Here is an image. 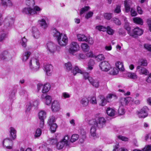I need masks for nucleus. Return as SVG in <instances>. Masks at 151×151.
Here are the masks:
<instances>
[{"label": "nucleus", "instance_id": "nucleus-1", "mask_svg": "<svg viewBox=\"0 0 151 151\" xmlns=\"http://www.w3.org/2000/svg\"><path fill=\"white\" fill-rule=\"evenodd\" d=\"M53 36L57 40L58 44L61 46L66 45L68 42V39L65 34L60 33L56 29L53 30Z\"/></svg>", "mask_w": 151, "mask_h": 151}, {"label": "nucleus", "instance_id": "nucleus-2", "mask_svg": "<svg viewBox=\"0 0 151 151\" xmlns=\"http://www.w3.org/2000/svg\"><path fill=\"white\" fill-rule=\"evenodd\" d=\"M106 120L103 117H100L97 120L93 119L89 120L88 123L91 126H96L99 129L103 128L105 126Z\"/></svg>", "mask_w": 151, "mask_h": 151}, {"label": "nucleus", "instance_id": "nucleus-3", "mask_svg": "<svg viewBox=\"0 0 151 151\" xmlns=\"http://www.w3.org/2000/svg\"><path fill=\"white\" fill-rule=\"evenodd\" d=\"M42 10L41 8L38 6H35L32 8L28 7H25L22 9V12L23 14L33 15L39 14Z\"/></svg>", "mask_w": 151, "mask_h": 151}, {"label": "nucleus", "instance_id": "nucleus-4", "mask_svg": "<svg viewBox=\"0 0 151 151\" xmlns=\"http://www.w3.org/2000/svg\"><path fill=\"white\" fill-rule=\"evenodd\" d=\"M29 68L33 72H35L38 71L40 68V63L39 60L34 58L30 60L29 63Z\"/></svg>", "mask_w": 151, "mask_h": 151}, {"label": "nucleus", "instance_id": "nucleus-5", "mask_svg": "<svg viewBox=\"0 0 151 151\" xmlns=\"http://www.w3.org/2000/svg\"><path fill=\"white\" fill-rule=\"evenodd\" d=\"M80 47L78 44L76 42H72L69 45L68 51L69 53L72 55L79 51Z\"/></svg>", "mask_w": 151, "mask_h": 151}, {"label": "nucleus", "instance_id": "nucleus-6", "mask_svg": "<svg viewBox=\"0 0 151 151\" xmlns=\"http://www.w3.org/2000/svg\"><path fill=\"white\" fill-rule=\"evenodd\" d=\"M69 139V137L68 135L65 136L61 141L58 143L57 145V149L60 150L65 146H68Z\"/></svg>", "mask_w": 151, "mask_h": 151}, {"label": "nucleus", "instance_id": "nucleus-7", "mask_svg": "<svg viewBox=\"0 0 151 151\" xmlns=\"http://www.w3.org/2000/svg\"><path fill=\"white\" fill-rule=\"evenodd\" d=\"M12 55L9 51H4L0 55V59L4 61H9L12 59Z\"/></svg>", "mask_w": 151, "mask_h": 151}, {"label": "nucleus", "instance_id": "nucleus-8", "mask_svg": "<svg viewBox=\"0 0 151 151\" xmlns=\"http://www.w3.org/2000/svg\"><path fill=\"white\" fill-rule=\"evenodd\" d=\"M73 73V75L75 76L77 73H79L81 74H83V76L84 78L86 79H88L89 81V78H91L89 77V75L88 73H83V71L81 69H80L77 66H75L73 69L71 71Z\"/></svg>", "mask_w": 151, "mask_h": 151}, {"label": "nucleus", "instance_id": "nucleus-9", "mask_svg": "<svg viewBox=\"0 0 151 151\" xmlns=\"http://www.w3.org/2000/svg\"><path fill=\"white\" fill-rule=\"evenodd\" d=\"M100 69L104 71L107 72L111 68L109 62L106 61H104L101 62L99 64Z\"/></svg>", "mask_w": 151, "mask_h": 151}, {"label": "nucleus", "instance_id": "nucleus-10", "mask_svg": "<svg viewBox=\"0 0 151 151\" xmlns=\"http://www.w3.org/2000/svg\"><path fill=\"white\" fill-rule=\"evenodd\" d=\"M149 109L146 106H144L137 112V114L140 118H145L148 116Z\"/></svg>", "mask_w": 151, "mask_h": 151}, {"label": "nucleus", "instance_id": "nucleus-11", "mask_svg": "<svg viewBox=\"0 0 151 151\" xmlns=\"http://www.w3.org/2000/svg\"><path fill=\"white\" fill-rule=\"evenodd\" d=\"M133 99L131 97H127L126 98H122L120 100V103L121 106H124L131 104L133 101Z\"/></svg>", "mask_w": 151, "mask_h": 151}, {"label": "nucleus", "instance_id": "nucleus-12", "mask_svg": "<svg viewBox=\"0 0 151 151\" xmlns=\"http://www.w3.org/2000/svg\"><path fill=\"white\" fill-rule=\"evenodd\" d=\"M51 109L53 112L59 111L61 109L60 102L58 100H54L52 103Z\"/></svg>", "mask_w": 151, "mask_h": 151}, {"label": "nucleus", "instance_id": "nucleus-13", "mask_svg": "<svg viewBox=\"0 0 151 151\" xmlns=\"http://www.w3.org/2000/svg\"><path fill=\"white\" fill-rule=\"evenodd\" d=\"M14 22L13 18L10 16L6 17L3 22L4 25L6 28L11 27Z\"/></svg>", "mask_w": 151, "mask_h": 151}, {"label": "nucleus", "instance_id": "nucleus-14", "mask_svg": "<svg viewBox=\"0 0 151 151\" xmlns=\"http://www.w3.org/2000/svg\"><path fill=\"white\" fill-rule=\"evenodd\" d=\"M46 48L50 53L53 54L56 50V46L53 42H48L47 44Z\"/></svg>", "mask_w": 151, "mask_h": 151}, {"label": "nucleus", "instance_id": "nucleus-15", "mask_svg": "<svg viewBox=\"0 0 151 151\" xmlns=\"http://www.w3.org/2000/svg\"><path fill=\"white\" fill-rule=\"evenodd\" d=\"M143 33V31L139 27H136L133 29L132 32H129V35L134 37H136L137 36L141 35Z\"/></svg>", "mask_w": 151, "mask_h": 151}, {"label": "nucleus", "instance_id": "nucleus-16", "mask_svg": "<svg viewBox=\"0 0 151 151\" xmlns=\"http://www.w3.org/2000/svg\"><path fill=\"white\" fill-rule=\"evenodd\" d=\"M48 18L46 17H44L43 18L39 19L38 22L40 26L43 29H46L47 28L48 25L47 22Z\"/></svg>", "mask_w": 151, "mask_h": 151}, {"label": "nucleus", "instance_id": "nucleus-17", "mask_svg": "<svg viewBox=\"0 0 151 151\" xmlns=\"http://www.w3.org/2000/svg\"><path fill=\"white\" fill-rule=\"evenodd\" d=\"M44 68L46 74L48 76H50L52 73L53 70L52 66L49 64H46L44 65Z\"/></svg>", "mask_w": 151, "mask_h": 151}, {"label": "nucleus", "instance_id": "nucleus-18", "mask_svg": "<svg viewBox=\"0 0 151 151\" xmlns=\"http://www.w3.org/2000/svg\"><path fill=\"white\" fill-rule=\"evenodd\" d=\"M1 5L5 8L13 6V3L11 0H1Z\"/></svg>", "mask_w": 151, "mask_h": 151}, {"label": "nucleus", "instance_id": "nucleus-19", "mask_svg": "<svg viewBox=\"0 0 151 151\" xmlns=\"http://www.w3.org/2000/svg\"><path fill=\"white\" fill-rule=\"evenodd\" d=\"M136 69L140 75H146L149 73L148 70L145 68L138 66L137 67Z\"/></svg>", "mask_w": 151, "mask_h": 151}, {"label": "nucleus", "instance_id": "nucleus-20", "mask_svg": "<svg viewBox=\"0 0 151 151\" xmlns=\"http://www.w3.org/2000/svg\"><path fill=\"white\" fill-rule=\"evenodd\" d=\"M32 32V35L34 38L38 39L40 37V33L37 28L35 27H33Z\"/></svg>", "mask_w": 151, "mask_h": 151}, {"label": "nucleus", "instance_id": "nucleus-21", "mask_svg": "<svg viewBox=\"0 0 151 151\" xmlns=\"http://www.w3.org/2000/svg\"><path fill=\"white\" fill-rule=\"evenodd\" d=\"M89 81L93 87L96 88H98L99 87V82L98 80H94L92 78H89Z\"/></svg>", "mask_w": 151, "mask_h": 151}, {"label": "nucleus", "instance_id": "nucleus-22", "mask_svg": "<svg viewBox=\"0 0 151 151\" xmlns=\"http://www.w3.org/2000/svg\"><path fill=\"white\" fill-rule=\"evenodd\" d=\"M12 140L8 139H5L3 141V145L9 149L11 148L10 145H12Z\"/></svg>", "mask_w": 151, "mask_h": 151}, {"label": "nucleus", "instance_id": "nucleus-23", "mask_svg": "<svg viewBox=\"0 0 151 151\" xmlns=\"http://www.w3.org/2000/svg\"><path fill=\"white\" fill-rule=\"evenodd\" d=\"M51 86L49 83H47L44 85H43L42 92L43 93H46L48 92L50 89Z\"/></svg>", "mask_w": 151, "mask_h": 151}, {"label": "nucleus", "instance_id": "nucleus-24", "mask_svg": "<svg viewBox=\"0 0 151 151\" xmlns=\"http://www.w3.org/2000/svg\"><path fill=\"white\" fill-rule=\"evenodd\" d=\"M31 52L29 51H25L24 52L22 55V59L23 62L26 61L29 58L31 55Z\"/></svg>", "mask_w": 151, "mask_h": 151}, {"label": "nucleus", "instance_id": "nucleus-25", "mask_svg": "<svg viewBox=\"0 0 151 151\" xmlns=\"http://www.w3.org/2000/svg\"><path fill=\"white\" fill-rule=\"evenodd\" d=\"M38 116L40 120H44L46 117V113L45 111L41 110L39 112Z\"/></svg>", "mask_w": 151, "mask_h": 151}, {"label": "nucleus", "instance_id": "nucleus-26", "mask_svg": "<svg viewBox=\"0 0 151 151\" xmlns=\"http://www.w3.org/2000/svg\"><path fill=\"white\" fill-rule=\"evenodd\" d=\"M107 114L109 116H114L115 113V110L113 109L108 107L106 110Z\"/></svg>", "mask_w": 151, "mask_h": 151}, {"label": "nucleus", "instance_id": "nucleus-27", "mask_svg": "<svg viewBox=\"0 0 151 151\" xmlns=\"http://www.w3.org/2000/svg\"><path fill=\"white\" fill-rule=\"evenodd\" d=\"M116 68L119 70L124 71V70L123 64L122 62L118 61L115 63Z\"/></svg>", "mask_w": 151, "mask_h": 151}, {"label": "nucleus", "instance_id": "nucleus-28", "mask_svg": "<svg viewBox=\"0 0 151 151\" xmlns=\"http://www.w3.org/2000/svg\"><path fill=\"white\" fill-rule=\"evenodd\" d=\"M88 98H87L86 97L82 98L80 101L81 104L84 107L87 106L88 105Z\"/></svg>", "mask_w": 151, "mask_h": 151}, {"label": "nucleus", "instance_id": "nucleus-29", "mask_svg": "<svg viewBox=\"0 0 151 151\" xmlns=\"http://www.w3.org/2000/svg\"><path fill=\"white\" fill-rule=\"evenodd\" d=\"M10 136L13 139H15L16 137V131L14 128L11 127L10 128Z\"/></svg>", "mask_w": 151, "mask_h": 151}, {"label": "nucleus", "instance_id": "nucleus-30", "mask_svg": "<svg viewBox=\"0 0 151 151\" xmlns=\"http://www.w3.org/2000/svg\"><path fill=\"white\" fill-rule=\"evenodd\" d=\"M80 137L81 139H80L79 141L81 143H82L83 142L86 138V132L83 130L81 131Z\"/></svg>", "mask_w": 151, "mask_h": 151}, {"label": "nucleus", "instance_id": "nucleus-31", "mask_svg": "<svg viewBox=\"0 0 151 151\" xmlns=\"http://www.w3.org/2000/svg\"><path fill=\"white\" fill-rule=\"evenodd\" d=\"M77 39L79 41H86L87 39L86 37L83 34H79L77 35Z\"/></svg>", "mask_w": 151, "mask_h": 151}, {"label": "nucleus", "instance_id": "nucleus-32", "mask_svg": "<svg viewBox=\"0 0 151 151\" xmlns=\"http://www.w3.org/2000/svg\"><path fill=\"white\" fill-rule=\"evenodd\" d=\"M96 126H92L90 129V134L94 138L96 137Z\"/></svg>", "mask_w": 151, "mask_h": 151}, {"label": "nucleus", "instance_id": "nucleus-33", "mask_svg": "<svg viewBox=\"0 0 151 151\" xmlns=\"http://www.w3.org/2000/svg\"><path fill=\"white\" fill-rule=\"evenodd\" d=\"M88 101L90 103L93 104H97V101L96 97L95 96H91L88 97Z\"/></svg>", "mask_w": 151, "mask_h": 151}, {"label": "nucleus", "instance_id": "nucleus-34", "mask_svg": "<svg viewBox=\"0 0 151 151\" xmlns=\"http://www.w3.org/2000/svg\"><path fill=\"white\" fill-rule=\"evenodd\" d=\"M123 19L125 22L124 28L128 31L129 34V32H130V27L129 26V23L127 22V19L125 17H123Z\"/></svg>", "mask_w": 151, "mask_h": 151}, {"label": "nucleus", "instance_id": "nucleus-35", "mask_svg": "<svg viewBox=\"0 0 151 151\" xmlns=\"http://www.w3.org/2000/svg\"><path fill=\"white\" fill-rule=\"evenodd\" d=\"M119 147V145L118 143L114 147V149L113 151H128L127 149L124 147H122L118 149Z\"/></svg>", "mask_w": 151, "mask_h": 151}, {"label": "nucleus", "instance_id": "nucleus-36", "mask_svg": "<svg viewBox=\"0 0 151 151\" xmlns=\"http://www.w3.org/2000/svg\"><path fill=\"white\" fill-rule=\"evenodd\" d=\"M90 9V7L88 6H86L82 8L80 10V13L81 15Z\"/></svg>", "mask_w": 151, "mask_h": 151}, {"label": "nucleus", "instance_id": "nucleus-37", "mask_svg": "<svg viewBox=\"0 0 151 151\" xmlns=\"http://www.w3.org/2000/svg\"><path fill=\"white\" fill-rule=\"evenodd\" d=\"M93 14V12L90 11L87 12L84 15V17L85 19L87 20L91 18Z\"/></svg>", "mask_w": 151, "mask_h": 151}, {"label": "nucleus", "instance_id": "nucleus-38", "mask_svg": "<svg viewBox=\"0 0 151 151\" xmlns=\"http://www.w3.org/2000/svg\"><path fill=\"white\" fill-rule=\"evenodd\" d=\"M133 20L134 23L140 25H142L143 24V21L140 18L136 17L133 18Z\"/></svg>", "mask_w": 151, "mask_h": 151}, {"label": "nucleus", "instance_id": "nucleus-39", "mask_svg": "<svg viewBox=\"0 0 151 151\" xmlns=\"http://www.w3.org/2000/svg\"><path fill=\"white\" fill-rule=\"evenodd\" d=\"M81 47L84 51L87 52L89 50V47L86 43H82L81 45Z\"/></svg>", "mask_w": 151, "mask_h": 151}, {"label": "nucleus", "instance_id": "nucleus-40", "mask_svg": "<svg viewBox=\"0 0 151 151\" xmlns=\"http://www.w3.org/2000/svg\"><path fill=\"white\" fill-rule=\"evenodd\" d=\"M127 76L130 78L135 79L137 78V76L135 73L129 72L127 74Z\"/></svg>", "mask_w": 151, "mask_h": 151}, {"label": "nucleus", "instance_id": "nucleus-41", "mask_svg": "<svg viewBox=\"0 0 151 151\" xmlns=\"http://www.w3.org/2000/svg\"><path fill=\"white\" fill-rule=\"evenodd\" d=\"M32 106H33L32 105V103L31 101L27 102L26 106V112H29L31 109Z\"/></svg>", "mask_w": 151, "mask_h": 151}, {"label": "nucleus", "instance_id": "nucleus-42", "mask_svg": "<svg viewBox=\"0 0 151 151\" xmlns=\"http://www.w3.org/2000/svg\"><path fill=\"white\" fill-rule=\"evenodd\" d=\"M79 135L76 134H73L71 137L70 141L71 142H73L77 140L79 138Z\"/></svg>", "mask_w": 151, "mask_h": 151}, {"label": "nucleus", "instance_id": "nucleus-43", "mask_svg": "<svg viewBox=\"0 0 151 151\" xmlns=\"http://www.w3.org/2000/svg\"><path fill=\"white\" fill-rule=\"evenodd\" d=\"M65 68L66 69L67 71L70 70L72 68V65L71 63L70 62L65 63Z\"/></svg>", "mask_w": 151, "mask_h": 151}, {"label": "nucleus", "instance_id": "nucleus-44", "mask_svg": "<svg viewBox=\"0 0 151 151\" xmlns=\"http://www.w3.org/2000/svg\"><path fill=\"white\" fill-rule=\"evenodd\" d=\"M114 98V99H116L117 98L116 95L114 94H108L106 97V99L108 102H109L111 99L112 98Z\"/></svg>", "mask_w": 151, "mask_h": 151}, {"label": "nucleus", "instance_id": "nucleus-45", "mask_svg": "<svg viewBox=\"0 0 151 151\" xmlns=\"http://www.w3.org/2000/svg\"><path fill=\"white\" fill-rule=\"evenodd\" d=\"M26 4L28 6H33L35 5V0H26Z\"/></svg>", "mask_w": 151, "mask_h": 151}, {"label": "nucleus", "instance_id": "nucleus-46", "mask_svg": "<svg viewBox=\"0 0 151 151\" xmlns=\"http://www.w3.org/2000/svg\"><path fill=\"white\" fill-rule=\"evenodd\" d=\"M50 130L51 132H55L56 131V129L57 128V124L56 123L54 124L50 125Z\"/></svg>", "mask_w": 151, "mask_h": 151}, {"label": "nucleus", "instance_id": "nucleus-47", "mask_svg": "<svg viewBox=\"0 0 151 151\" xmlns=\"http://www.w3.org/2000/svg\"><path fill=\"white\" fill-rule=\"evenodd\" d=\"M7 34L4 32H0V41L4 40L6 37Z\"/></svg>", "mask_w": 151, "mask_h": 151}, {"label": "nucleus", "instance_id": "nucleus-48", "mask_svg": "<svg viewBox=\"0 0 151 151\" xmlns=\"http://www.w3.org/2000/svg\"><path fill=\"white\" fill-rule=\"evenodd\" d=\"M55 117L54 116H52L50 117L48 120L47 122L49 125H50L54 124H55L54 123L55 122Z\"/></svg>", "mask_w": 151, "mask_h": 151}, {"label": "nucleus", "instance_id": "nucleus-49", "mask_svg": "<svg viewBox=\"0 0 151 151\" xmlns=\"http://www.w3.org/2000/svg\"><path fill=\"white\" fill-rule=\"evenodd\" d=\"M139 64L141 65L146 66L147 65V60L145 59H141L139 61Z\"/></svg>", "mask_w": 151, "mask_h": 151}, {"label": "nucleus", "instance_id": "nucleus-50", "mask_svg": "<svg viewBox=\"0 0 151 151\" xmlns=\"http://www.w3.org/2000/svg\"><path fill=\"white\" fill-rule=\"evenodd\" d=\"M95 58L98 61H100L104 60L105 57L102 54H99L97 56H95Z\"/></svg>", "mask_w": 151, "mask_h": 151}, {"label": "nucleus", "instance_id": "nucleus-51", "mask_svg": "<svg viewBox=\"0 0 151 151\" xmlns=\"http://www.w3.org/2000/svg\"><path fill=\"white\" fill-rule=\"evenodd\" d=\"M101 101L99 104V105L100 106H104L106 104L107 102H108L107 101L106 98L105 99L104 98L101 97Z\"/></svg>", "mask_w": 151, "mask_h": 151}, {"label": "nucleus", "instance_id": "nucleus-52", "mask_svg": "<svg viewBox=\"0 0 151 151\" xmlns=\"http://www.w3.org/2000/svg\"><path fill=\"white\" fill-rule=\"evenodd\" d=\"M96 29L99 30V31H102L103 32H105L106 31L107 29V27H106L102 26H96Z\"/></svg>", "mask_w": 151, "mask_h": 151}, {"label": "nucleus", "instance_id": "nucleus-53", "mask_svg": "<svg viewBox=\"0 0 151 151\" xmlns=\"http://www.w3.org/2000/svg\"><path fill=\"white\" fill-rule=\"evenodd\" d=\"M45 104L47 105H49L51 102V98L49 96H47L45 97Z\"/></svg>", "mask_w": 151, "mask_h": 151}, {"label": "nucleus", "instance_id": "nucleus-54", "mask_svg": "<svg viewBox=\"0 0 151 151\" xmlns=\"http://www.w3.org/2000/svg\"><path fill=\"white\" fill-rule=\"evenodd\" d=\"M124 6L126 12H129L130 9V7L128 2L127 1H124Z\"/></svg>", "mask_w": 151, "mask_h": 151}, {"label": "nucleus", "instance_id": "nucleus-55", "mask_svg": "<svg viewBox=\"0 0 151 151\" xmlns=\"http://www.w3.org/2000/svg\"><path fill=\"white\" fill-rule=\"evenodd\" d=\"M27 40L24 37L22 38L20 43L23 47H25L27 46Z\"/></svg>", "mask_w": 151, "mask_h": 151}, {"label": "nucleus", "instance_id": "nucleus-56", "mask_svg": "<svg viewBox=\"0 0 151 151\" xmlns=\"http://www.w3.org/2000/svg\"><path fill=\"white\" fill-rule=\"evenodd\" d=\"M94 63L93 61V60H91L88 63V67L87 68L88 70H91L93 69V65Z\"/></svg>", "mask_w": 151, "mask_h": 151}, {"label": "nucleus", "instance_id": "nucleus-57", "mask_svg": "<svg viewBox=\"0 0 151 151\" xmlns=\"http://www.w3.org/2000/svg\"><path fill=\"white\" fill-rule=\"evenodd\" d=\"M107 33L109 35H113L114 32V30L112 29L109 26L107 27V29L106 30Z\"/></svg>", "mask_w": 151, "mask_h": 151}, {"label": "nucleus", "instance_id": "nucleus-58", "mask_svg": "<svg viewBox=\"0 0 151 151\" xmlns=\"http://www.w3.org/2000/svg\"><path fill=\"white\" fill-rule=\"evenodd\" d=\"M58 140L56 138L50 139L48 140L49 143L52 145H54L57 143Z\"/></svg>", "mask_w": 151, "mask_h": 151}, {"label": "nucleus", "instance_id": "nucleus-59", "mask_svg": "<svg viewBox=\"0 0 151 151\" xmlns=\"http://www.w3.org/2000/svg\"><path fill=\"white\" fill-rule=\"evenodd\" d=\"M125 113L124 109L123 106H120L118 109V113L120 115H122Z\"/></svg>", "mask_w": 151, "mask_h": 151}, {"label": "nucleus", "instance_id": "nucleus-60", "mask_svg": "<svg viewBox=\"0 0 151 151\" xmlns=\"http://www.w3.org/2000/svg\"><path fill=\"white\" fill-rule=\"evenodd\" d=\"M70 96V95L67 92H65L62 93V97L64 99L69 98Z\"/></svg>", "mask_w": 151, "mask_h": 151}, {"label": "nucleus", "instance_id": "nucleus-61", "mask_svg": "<svg viewBox=\"0 0 151 151\" xmlns=\"http://www.w3.org/2000/svg\"><path fill=\"white\" fill-rule=\"evenodd\" d=\"M42 131L40 129L38 128L36 131V133L35 134V137H39L40 136L41 134Z\"/></svg>", "mask_w": 151, "mask_h": 151}, {"label": "nucleus", "instance_id": "nucleus-62", "mask_svg": "<svg viewBox=\"0 0 151 151\" xmlns=\"http://www.w3.org/2000/svg\"><path fill=\"white\" fill-rule=\"evenodd\" d=\"M85 42H88L89 44L91 45H93L94 42L93 38L91 37L87 38V39Z\"/></svg>", "mask_w": 151, "mask_h": 151}, {"label": "nucleus", "instance_id": "nucleus-63", "mask_svg": "<svg viewBox=\"0 0 151 151\" xmlns=\"http://www.w3.org/2000/svg\"><path fill=\"white\" fill-rule=\"evenodd\" d=\"M113 20L114 22L117 25H120L121 24V22L120 20L117 18H114L113 19Z\"/></svg>", "mask_w": 151, "mask_h": 151}, {"label": "nucleus", "instance_id": "nucleus-64", "mask_svg": "<svg viewBox=\"0 0 151 151\" xmlns=\"http://www.w3.org/2000/svg\"><path fill=\"white\" fill-rule=\"evenodd\" d=\"M144 47L149 51L151 52V45L145 44L144 45Z\"/></svg>", "mask_w": 151, "mask_h": 151}]
</instances>
